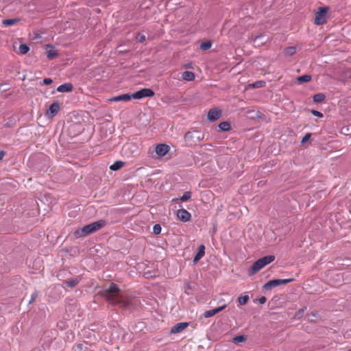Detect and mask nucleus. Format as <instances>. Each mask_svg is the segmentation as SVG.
Listing matches in <instances>:
<instances>
[{
	"mask_svg": "<svg viewBox=\"0 0 351 351\" xmlns=\"http://www.w3.org/2000/svg\"><path fill=\"white\" fill-rule=\"evenodd\" d=\"M74 351H84V346L82 343H78L73 346Z\"/></svg>",
	"mask_w": 351,
	"mask_h": 351,
	"instance_id": "31",
	"label": "nucleus"
},
{
	"mask_svg": "<svg viewBox=\"0 0 351 351\" xmlns=\"http://www.w3.org/2000/svg\"><path fill=\"white\" fill-rule=\"evenodd\" d=\"M106 225L105 220H99L97 221L91 223L84 226L80 230H77L74 232L75 237H85L89 234L93 233L101 228H102Z\"/></svg>",
	"mask_w": 351,
	"mask_h": 351,
	"instance_id": "2",
	"label": "nucleus"
},
{
	"mask_svg": "<svg viewBox=\"0 0 351 351\" xmlns=\"http://www.w3.org/2000/svg\"><path fill=\"white\" fill-rule=\"evenodd\" d=\"M327 12H328L327 7L319 8L318 11L315 13L314 23L317 25L325 24L326 23Z\"/></svg>",
	"mask_w": 351,
	"mask_h": 351,
	"instance_id": "4",
	"label": "nucleus"
},
{
	"mask_svg": "<svg viewBox=\"0 0 351 351\" xmlns=\"http://www.w3.org/2000/svg\"><path fill=\"white\" fill-rule=\"evenodd\" d=\"M191 197V193L190 191H186L182 196L180 199H173V202H178L180 200L181 202H186Z\"/></svg>",
	"mask_w": 351,
	"mask_h": 351,
	"instance_id": "20",
	"label": "nucleus"
},
{
	"mask_svg": "<svg viewBox=\"0 0 351 351\" xmlns=\"http://www.w3.org/2000/svg\"><path fill=\"white\" fill-rule=\"evenodd\" d=\"M189 137H191V132H187L186 134H185V138H188Z\"/></svg>",
	"mask_w": 351,
	"mask_h": 351,
	"instance_id": "40",
	"label": "nucleus"
},
{
	"mask_svg": "<svg viewBox=\"0 0 351 351\" xmlns=\"http://www.w3.org/2000/svg\"><path fill=\"white\" fill-rule=\"evenodd\" d=\"M326 96L323 93H317L313 96V101L315 102H322L324 100Z\"/></svg>",
	"mask_w": 351,
	"mask_h": 351,
	"instance_id": "26",
	"label": "nucleus"
},
{
	"mask_svg": "<svg viewBox=\"0 0 351 351\" xmlns=\"http://www.w3.org/2000/svg\"><path fill=\"white\" fill-rule=\"evenodd\" d=\"M177 217L180 221L186 222L190 221L191 215L186 210L182 208L178 210Z\"/></svg>",
	"mask_w": 351,
	"mask_h": 351,
	"instance_id": "10",
	"label": "nucleus"
},
{
	"mask_svg": "<svg viewBox=\"0 0 351 351\" xmlns=\"http://www.w3.org/2000/svg\"><path fill=\"white\" fill-rule=\"evenodd\" d=\"M154 95V92L150 88H142L131 95L134 99H141L144 97H151Z\"/></svg>",
	"mask_w": 351,
	"mask_h": 351,
	"instance_id": "6",
	"label": "nucleus"
},
{
	"mask_svg": "<svg viewBox=\"0 0 351 351\" xmlns=\"http://www.w3.org/2000/svg\"><path fill=\"white\" fill-rule=\"evenodd\" d=\"M153 230L154 234H158L161 232V226L159 224H156L154 226Z\"/></svg>",
	"mask_w": 351,
	"mask_h": 351,
	"instance_id": "32",
	"label": "nucleus"
},
{
	"mask_svg": "<svg viewBox=\"0 0 351 351\" xmlns=\"http://www.w3.org/2000/svg\"><path fill=\"white\" fill-rule=\"evenodd\" d=\"M311 80V76L308 75H304L297 77V81L299 83L308 82Z\"/></svg>",
	"mask_w": 351,
	"mask_h": 351,
	"instance_id": "22",
	"label": "nucleus"
},
{
	"mask_svg": "<svg viewBox=\"0 0 351 351\" xmlns=\"http://www.w3.org/2000/svg\"><path fill=\"white\" fill-rule=\"evenodd\" d=\"M131 99H132L131 95L123 94L121 95H118V96L110 98L108 99V101L110 102H117V101H130Z\"/></svg>",
	"mask_w": 351,
	"mask_h": 351,
	"instance_id": "13",
	"label": "nucleus"
},
{
	"mask_svg": "<svg viewBox=\"0 0 351 351\" xmlns=\"http://www.w3.org/2000/svg\"><path fill=\"white\" fill-rule=\"evenodd\" d=\"M73 85L71 83H64L63 84L60 85L57 88V91L60 93H68L71 92L73 90Z\"/></svg>",
	"mask_w": 351,
	"mask_h": 351,
	"instance_id": "14",
	"label": "nucleus"
},
{
	"mask_svg": "<svg viewBox=\"0 0 351 351\" xmlns=\"http://www.w3.org/2000/svg\"><path fill=\"white\" fill-rule=\"evenodd\" d=\"M245 341V337L244 335L236 336L233 339V341L234 343H241V342H243Z\"/></svg>",
	"mask_w": 351,
	"mask_h": 351,
	"instance_id": "30",
	"label": "nucleus"
},
{
	"mask_svg": "<svg viewBox=\"0 0 351 351\" xmlns=\"http://www.w3.org/2000/svg\"><path fill=\"white\" fill-rule=\"evenodd\" d=\"M211 45H212V43H211L210 41L203 42L200 45V49L202 50H207V49H209L211 47Z\"/></svg>",
	"mask_w": 351,
	"mask_h": 351,
	"instance_id": "28",
	"label": "nucleus"
},
{
	"mask_svg": "<svg viewBox=\"0 0 351 351\" xmlns=\"http://www.w3.org/2000/svg\"><path fill=\"white\" fill-rule=\"evenodd\" d=\"M125 165V162L121 160L116 161L110 167V169L112 171H117L121 169Z\"/></svg>",
	"mask_w": 351,
	"mask_h": 351,
	"instance_id": "18",
	"label": "nucleus"
},
{
	"mask_svg": "<svg viewBox=\"0 0 351 351\" xmlns=\"http://www.w3.org/2000/svg\"><path fill=\"white\" fill-rule=\"evenodd\" d=\"M19 50L21 54H26L29 50V47L26 44H21L19 45Z\"/></svg>",
	"mask_w": 351,
	"mask_h": 351,
	"instance_id": "24",
	"label": "nucleus"
},
{
	"mask_svg": "<svg viewBox=\"0 0 351 351\" xmlns=\"http://www.w3.org/2000/svg\"><path fill=\"white\" fill-rule=\"evenodd\" d=\"M293 280V278L271 280L263 285V289L269 290L273 287L291 282Z\"/></svg>",
	"mask_w": 351,
	"mask_h": 351,
	"instance_id": "5",
	"label": "nucleus"
},
{
	"mask_svg": "<svg viewBox=\"0 0 351 351\" xmlns=\"http://www.w3.org/2000/svg\"><path fill=\"white\" fill-rule=\"evenodd\" d=\"M53 82V80L51 78H45L43 80V84L45 85H50Z\"/></svg>",
	"mask_w": 351,
	"mask_h": 351,
	"instance_id": "35",
	"label": "nucleus"
},
{
	"mask_svg": "<svg viewBox=\"0 0 351 351\" xmlns=\"http://www.w3.org/2000/svg\"><path fill=\"white\" fill-rule=\"evenodd\" d=\"M311 138V134L308 133L306 134L302 138V143H304L309 140Z\"/></svg>",
	"mask_w": 351,
	"mask_h": 351,
	"instance_id": "36",
	"label": "nucleus"
},
{
	"mask_svg": "<svg viewBox=\"0 0 351 351\" xmlns=\"http://www.w3.org/2000/svg\"><path fill=\"white\" fill-rule=\"evenodd\" d=\"M266 83L265 81H256L253 84L249 85L250 87L253 88H263L265 86Z\"/></svg>",
	"mask_w": 351,
	"mask_h": 351,
	"instance_id": "21",
	"label": "nucleus"
},
{
	"mask_svg": "<svg viewBox=\"0 0 351 351\" xmlns=\"http://www.w3.org/2000/svg\"><path fill=\"white\" fill-rule=\"evenodd\" d=\"M275 260V256L273 255L266 256L255 261L250 268L248 269V275L252 276L259 271L261 269L267 265L271 263Z\"/></svg>",
	"mask_w": 351,
	"mask_h": 351,
	"instance_id": "3",
	"label": "nucleus"
},
{
	"mask_svg": "<svg viewBox=\"0 0 351 351\" xmlns=\"http://www.w3.org/2000/svg\"><path fill=\"white\" fill-rule=\"evenodd\" d=\"M349 351H351V350H350Z\"/></svg>",
	"mask_w": 351,
	"mask_h": 351,
	"instance_id": "41",
	"label": "nucleus"
},
{
	"mask_svg": "<svg viewBox=\"0 0 351 351\" xmlns=\"http://www.w3.org/2000/svg\"><path fill=\"white\" fill-rule=\"evenodd\" d=\"M102 295L111 304L119 305L123 308L133 305L134 302V300L122 295L118 285L114 282L103 291Z\"/></svg>",
	"mask_w": 351,
	"mask_h": 351,
	"instance_id": "1",
	"label": "nucleus"
},
{
	"mask_svg": "<svg viewBox=\"0 0 351 351\" xmlns=\"http://www.w3.org/2000/svg\"><path fill=\"white\" fill-rule=\"evenodd\" d=\"M205 254V247L204 245H201L197 250V252L196 253L195 257H194V262L198 261L199 259H201Z\"/></svg>",
	"mask_w": 351,
	"mask_h": 351,
	"instance_id": "15",
	"label": "nucleus"
},
{
	"mask_svg": "<svg viewBox=\"0 0 351 351\" xmlns=\"http://www.w3.org/2000/svg\"><path fill=\"white\" fill-rule=\"evenodd\" d=\"M226 306H227V304H223V305L219 306L217 308H215L214 309L206 311L204 313V317L205 318H208V317H213L215 315H216L217 313H218L221 312V311H223V309H225Z\"/></svg>",
	"mask_w": 351,
	"mask_h": 351,
	"instance_id": "11",
	"label": "nucleus"
},
{
	"mask_svg": "<svg viewBox=\"0 0 351 351\" xmlns=\"http://www.w3.org/2000/svg\"><path fill=\"white\" fill-rule=\"evenodd\" d=\"M189 324L187 322H180L176 324L171 329V333L176 334L179 333L185 330Z\"/></svg>",
	"mask_w": 351,
	"mask_h": 351,
	"instance_id": "12",
	"label": "nucleus"
},
{
	"mask_svg": "<svg viewBox=\"0 0 351 351\" xmlns=\"http://www.w3.org/2000/svg\"><path fill=\"white\" fill-rule=\"evenodd\" d=\"M284 53L287 56H292L296 53V48L295 47H289L284 50Z\"/></svg>",
	"mask_w": 351,
	"mask_h": 351,
	"instance_id": "25",
	"label": "nucleus"
},
{
	"mask_svg": "<svg viewBox=\"0 0 351 351\" xmlns=\"http://www.w3.org/2000/svg\"><path fill=\"white\" fill-rule=\"evenodd\" d=\"M136 39L139 43H143L145 40L146 38L145 35L138 34V36H136Z\"/></svg>",
	"mask_w": 351,
	"mask_h": 351,
	"instance_id": "33",
	"label": "nucleus"
},
{
	"mask_svg": "<svg viewBox=\"0 0 351 351\" xmlns=\"http://www.w3.org/2000/svg\"><path fill=\"white\" fill-rule=\"evenodd\" d=\"M60 109V107L59 102L54 101L52 104L50 105L46 114L47 117L52 118L58 114Z\"/></svg>",
	"mask_w": 351,
	"mask_h": 351,
	"instance_id": "7",
	"label": "nucleus"
},
{
	"mask_svg": "<svg viewBox=\"0 0 351 351\" xmlns=\"http://www.w3.org/2000/svg\"><path fill=\"white\" fill-rule=\"evenodd\" d=\"M266 302V298L265 297H261L260 299H259V302L261 304H264L265 302Z\"/></svg>",
	"mask_w": 351,
	"mask_h": 351,
	"instance_id": "39",
	"label": "nucleus"
},
{
	"mask_svg": "<svg viewBox=\"0 0 351 351\" xmlns=\"http://www.w3.org/2000/svg\"><path fill=\"white\" fill-rule=\"evenodd\" d=\"M311 113L316 116V117H323V114L319 111H317L315 110H311Z\"/></svg>",
	"mask_w": 351,
	"mask_h": 351,
	"instance_id": "34",
	"label": "nucleus"
},
{
	"mask_svg": "<svg viewBox=\"0 0 351 351\" xmlns=\"http://www.w3.org/2000/svg\"><path fill=\"white\" fill-rule=\"evenodd\" d=\"M19 21V19H5L2 21V24L5 26H10L16 24Z\"/></svg>",
	"mask_w": 351,
	"mask_h": 351,
	"instance_id": "23",
	"label": "nucleus"
},
{
	"mask_svg": "<svg viewBox=\"0 0 351 351\" xmlns=\"http://www.w3.org/2000/svg\"><path fill=\"white\" fill-rule=\"evenodd\" d=\"M5 155V152L4 151H0V160H1Z\"/></svg>",
	"mask_w": 351,
	"mask_h": 351,
	"instance_id": "38",
	"label": "nucleus"
},
{
	"mask_svg": "<svg viewBox=\"0 0 351 351\" xmlns=\"http://www.w3.org/2000/svg\"><path fill=\"white\" fill-rule=\"evenodd\" d=\"M37 295H38V294H37L36 293H33V294L32 295L31 300H30V301H29V304H30V303H32V302L36 300V298Z\"/></svg>",
	"mask_w": 351,
	"mask_h": 351,
	"instance_id": "37",
	"label": "nucleus"
},
{
	"mask_svg": "<svg viewBox=\"0 0 351 351\" xmlns=\"http://www.w3.org/2000/svg\"><path fill=\"white\" fill-rule=\"evenodd\" d=\"M79 283L77 278L72 279L71 280L65 281V284L69 287H74Z\"/></svg>",
	"mask_w": 351,
	"mask_h": 351,
	"instance_id": "27",
	"label": "nucleus"
},
{
	"mask_svg": "<svg viewBox=\"0 0 351 351\" xmlns=\"http://www.w3.org/2000/svg\"><path fill=\"white\" fill-rule=\"evenodd\" d=\"M47 58L48 59L51 60L58 55V53H56V51L52 46L47 45Z\"/></svg>",
	"mask_w": 351,
	"mask_h": 351,
	"instance_id": "16",
	"label": "nucleus"
},
{
	"mask_svg": "<svg viewBox=\"0 0 351 351\" xmlns=\"http://www.w3.org/2000/svg\"><path fill=\"white\" fill-rule=\"evenodd\" d=\"M182 78L186 81H193L195 79V74L192 71H184L182 73Z\"/></svg>",
	"mask_w": 351,
	"mask_h": 351,
	"instance_id": "17",
	"label": "nucleus"
},
{
	"mask_svg": "<svg viewBox=\"0 0 351 351\" xmlns=\"http://www.w3.org/2000/svg\"><path fill=\"white\" fill-rule=\"evenodd\" d=\"M221 116V111L217 108L210 109L207 114V118L210 121H215L219 119Z\"/></svg>",
	"mask_w": 351,
	"mask_h": 351,
	"instance_id": "9",
	"label": "nucleus"
},
{
	"mask_svg": "<svg viewBox=\"0 0 351 351\" xmlns=\"http://www.w3.org/2000/svg\"><path fill=\"white\" fill-rule=\"evenodd\" d=\"M219 128L221 131H229L231 129V125L230 122L228 121H223L219 124Z\"/></svg>",
	"mask_w": 351,
	"mask_h": 351,
	"instance_id": "19",
	"label": "nucleus"
},
{
	"mask_svg": "<svg viewBox=\"0 0 351 351\" xmlns=\"http://www.w3.org/2000/svg\"><path fill=\"white\" fill-rule=\"evenodd\" d=\"M169 149L170 147L165 144H158L155 147V152L159 157L165 156Z\"/></svg>",
	"mask_w": 351,
	"mask_h": 351,
	"instance_id": "8",
	"label": "nucleus"
},
{
	"mask_svg": "<svg viewBox=\"0 0 351 351\" xmlns=\"http://www.w3.org/2000/svg\"><path fill=\"white\" fill-rule=\"evenodd\" d=\"M248 300L249 296L247 295L241 296L238 298V302L241 305L245 304L248 302Z\"/></svg>",
	"mask_w": 351,
	"mask_h": 351,
	"instance_id": "29",
	"label": "nucleus"
}]
</instances>
